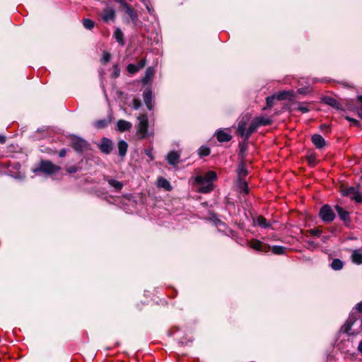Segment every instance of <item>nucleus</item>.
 <instances>
[{"mask_svg": "<svg viewBox=\"0 0 362 362\" xmlns=\"http://www.w3.org/2000/svg\"><path fill=\"white\" fill-rule=\"evenodd\" d=\"M61 168L59 165H54L49 160L41 159L38 165L33 168V173L35 175L43 173L47 175H53L60 170Z\"/></svg>", "mask_w": 362, "mask_h": 362, "instance_id": "f257e3e1", "label": "nucleus"}, {"mask_svg": "<svg viewBox=\"0 0 362 362\" xmlns=\"http://www.w3.org/2000/svg\"><path fill=\"white\" fill-rule=\"evenodd\" d=\"M78 170V168L76 165H71L66 168V172L69 174H73Z\"/></svg>", "mask_w": 362, "mask_h": 362, "instance_id": "3c124183", "label": "nucleus"}, {"mask_svg": "<svg viewBox=\"0 0 362 362\" xmlns=\"http://www.w3.org/2000/svg\"><path fill=\"white\" fill-rule=\"evenodd\" d=\"M127 70L130 74H134L137 71H139V69L136 65L133 64H129L127 65Z\"/></svg>", "mask_w": 362, "mask_h": 362, "instance_id": "37998d69", "label": "nucleus"}, {"mask_svg": "<svg viewBox=\"0 0 362 362\" xmlns=\"http://www.w3.org/2000/svg\"><path fill=\"white\" fill-rule=\"evenodd\" d=\"M239 181L244 180L245 177L248 175V170L245 168V161H240L237 170Z\"/></svg>", "mask_w": 362, "mask_h": 362, "instance_id": "a211bd4d", "label": "nucleus"}, {"mask_svg": "<svg viewBox=\"0 0 362 362\" xmlns=\"http://www.w3.org/2000/svg\"><path fill=\"white\" fill-rule=\"evenodd\" d=\"M256 223L263 228H269L272 226L271 223L267 222V220L263 216H258L256 219Z\"/></svg>", "mask_w": 362, "mask_h": 362, "instance_id": "bb28decb", "label": "nucleus"}, {"mask_svg": "<svg viewBox=\"0 0 362 362\" xmlns=\"http://www.w3.org/2000/svg\"><path fill=\"white\" fill-rule=\"evenodd\" d=\"M139 124L136 126L137 131L136 135L140 139H144L148 137V119L146 114L140 115L137 117Z\"/></svg>", "mask_w": 362, "mask_h": 362, "instance_id": "39448f33", "label": "nucleus"}, {"mask_svg": "<svg viewBox=\"0 0 362 362\" xmlns=\"http://www.w3.org/2000/svg\"><path fill=\"white\" fill-rule=\"evenodd\" d=\"M216 136L218 141L220 143L228 142L233 138L230 134L223 129H218L216 133Z\"/></svg>", "mask_w": 362, "mask_h": 362, "instance_id": "ddd939ff", "label": "nucleus"}, {"mask_svg": "<svg viewBox=\"0 0 362 362\" xmlns=\"http://www.w3.org/2000/svg\"><path fill=\"white\" fill-rule=\"evenodd\" d=\"M277 100L275 94L267 96L266 98V103L267 105L263 108V110H267L272 107L275 103V101Z\"/></svg>", "mask_w": 362, "mask_h": 362, "instance_id": "c9c22d12", "label": "nucleus"}, {"mask_svg": "<svg viewBox=\"0 0 362 362\" xmlns=\"http://www.w3.org/2000/svg\"><path fill=\"white\" fill-rule=\"evenodd\" d=\"M270 250L274 253V255H284L287 251V247L280 245H273L272 247L270 246Z\"/></svg>", "mask_w": 362, "mask_h": 362, "instance_id": "cd10ccee", "label": "nucleus"}, {"mask_svg": "<svg viewBox=\"0 0 362 362\" xmlns=\"http://www.w3.org/2000/svg\"><path fill=\"white\" fill-rule=\"evenodd\" d=\"M276 100L279 101L288 100L292 102L295 100L296 93L293 90H282L275 94Z\"/></svg>", "mask_w": 362, "mask_h": 362, "instance_id": "9b49d317", "label": "nucleus"}, {"mask_svg": "<svg viewBox=\"0 0 362 362\" xmlns=\"http://www.w3.org/2000/svg\"><path fill=\"white\" fill-rule=\"evenodd\" d=\"M320 129L321 131H325L326 133H328L330 132V128H329V125H327V124H322L320 126Z\"/></svg>", "mask_w": 362, "mask_h": 362, "instance_id": "603ef678", "label": "nucleus"}, {"mask_svg": "<svg viewBox=\"0 0 362 362\" xmlns=\"http://www.w3.org/2000/svg\"><path fill=\"white\" fill-rule=\"evenodd\" d=\"M217 175L215 171H208L203 176L198 175L195 177V182L198 185H204V183H212L213 181L216 180Z\"/></svg>", "mask_w": 362, "mask_h": 362, "instance_id": "0eeeda50", "label": "nucleus"}, {"mask_svg": "<svg viewBox=\"0 0 362 362\" xmlns=\"http://www.w3.org/2000/svg\"><path fill=\"white\" fill-rule=\"evenodd\" d=\"M356 100L362 104V95H358L356 98Z\"/></svg>", "mask_w": 362, "mask_h": 362, "instance_id": "774afa93", "label": "nucleus"}, {"mask_svg": "<svg viewBox=\"0 0 362 362\" xmlns=\"http://www.w3.org/2000/svg\"><path fill=\"white\" fill-rule=\"evenodd\" d=\"M310 90V88L309 86L307 87H302L298 89V93L299 94L305 95L308 93Z\"/></svg>", "mask_w": 362, "mask_h": 362, "instance_id": "8fccbe9b", "label": "nucleus"}, {"mask_svg": "<svg viewBox=\"0 0 362 362\" xmlns=\"http://www.w3.org/2000/svg\"><path fill=\"white\" fill-rule=\"evenodd\" d=\"M239 153L238 156L240 158V161H245V152L247 150V141H245L243 143H239Z\"/></svg>", "mask_w": 362, "mask_h": 362, "instance_id": "b1692460", "label": "nucleus"}, {"mask_svg": "<svg viewBox=\"0 0 362 362\" xmlns=\"http://www.w3.org/2000/svg\"><path fill=\"white\" fill-rule=\"evenodd\" d=\"M146 64V59H142L138 62L136 66H138L139 69L140 70L141 69L144 68Z\"/></svg>", "mask_w": 362, "mask_h": 362, "instance_id": "864d4df0", "label": "nucleus"}, {"mask_svg": "<svg viewBox=\"0 0 362 362\" xmlns=\"http://www.w3.org/2000/svg\"><path fill=\"white\" fill-rule=\"evenodd\" d=\"M259 127L257 121L255 119V118L252 120L248 129L246 130L245 135H244V140L247 141L250 136L255 133L257 130V129Z\"/></svg>", "mask_w": 362, "mask_h": 362, "instance_id": "f3484780", "label": "nucleus"}, {"mask_svg": "<svg viewBox=\"0 0 362 362\" xmlns=\"http://www.w3.org/2000/svg\"><path fill=\"white\" fill-rule=\"evenodd\" d=\"M343 262L338 258L334 259L331 263L332 269L335 271L341 270L343 268Z\"/></svg>", "mask_w": 362, "mask_h": 362, "instance_id": "72a5a7b5", "label": "nucleus"}, {"mask_svg": "<svg viewBox=\"0 0 362 362\" xmlns=\"http://www.w3.org/2000/svg\"><path fill=\"white\" fill-rule=\"evenodd\" d=\"M145 154L150 158V160H153L154 157L152 154V151L151 149H145Z\"/></svg>", "mask_w": 362, "mask_h": 362, "instance_id": "6e6d98bb", "label": "nucleus"}, {"mask_svg": "<svg viewBox=\"0 0 362 362\" xmlns=\"http://www.w3.org/2000/svg\"><path fill=\"white\" fill-rule=\"evenodd\" d=\"M214 189L212 183H207L206 186H202L199 191L202 193H209L211 192Z\"/></svg>", "mask_w": 362, "mask_h": 362, "instance_id": "79ce46f5", "label": "nucleus"}, {"mask_svg": "<svg viewBox=\"0 0 362 362\" xmlns=\"http://www.w3.org/2000/svg\"><path fill=\"white\" fill-rule=\"evenodd\" d=\"M154 73L155 71L153 67H148L145 71V75L142 79V83L145 85L148 84L151 81L153 76H154Z\"/></svg>", "mask_w": 362, "mask_h": 362, "instance_id": "5701e85b", "label": "nucleus"}, {"mask_svg": "<svg viewBox=\"0 0 362 362\" xmlns=\"http://www.w3.org/2000/svg\"><path fill=\"white\" fill-rule=\"evenodd\" d=\"M70 146L80 154L91 149L90 144L86 139L76 135L70 136Z\"/></svg>", "mask_w": 362, "mask_h": 362, "instance_id": "f03ea898", "label": "nucleus"}, {"mask_svg": "<svg viewBox=\"0 0 362 362\" xmlns=\"http://www.w3.org/2000/svg\"><path fill=\"white\" fill-rule=\"evenodd\" d=\"M240 187L243 189V191L245 193V194H249V187H248V184L247 182L244 180H240Z\"/></svg>", "mask_w": 362, "mask_h": 362, "instance_id": "c03bdc74", "label": "nucleus"}, {"mask_svg": "<svg viewBox=\"0 0 362 362\" xmlns=\"http://www.w3.org/2000/svg\"><path fill=\"white\" fill-rule=\"evenodd\" d=\"M358 349L362 354V340L359 342Z\"/></svg>", "mask_w": 362, "mask_h": 362, "instance_id": "338daca9", "label": "nucleus"}, {"mask_svg": "<svg viewBox=\"0 0 362 362\" xmlns=\"http://www.w3.org/2000/svg\"><path fill=\"white\" fill-rule=\"evenodd\" d=\"M311 141L317 148H322L326 145L325 139L318 134H313Z\"/></svg>", "mask_w": 362, "mask_h": 362, "instance_id": "dca6fc26", "label": "nucleus"}, {"mask_svg": "<svg viewBox=\"0 0 362 362\" xmlns=\"http://www.w3.org/2000/svg\"><path fill=\"white\" fill-rule=\"evenodd\" d=\"M251 115L248 113L244 115L240 119L243 122H245V123H248V122L250 120Z\"/></svg>", "mask_w": 362, "mask_h": 362, "instance_id": "5fc2aeb1", "label": "nucleus"}, {"mask_svg": "<svg viewBox=\"0 0 362 362\" xmlns=\"http://www.w3.org/2000/svg\"><path fill=\"white\" fill-rule=\"evenodd\" d=\"M83 25L88 30H92L95 26V22L90 18H84L83 20Z\"/></svg>", "mask_w": 362, "mask_h": 362, "instance_id": "4c0bfd02", "label": "nucleus"}, {"mask_svg": "<svg viewBox=\"0 0 362 362\" xmlns=\"http://www.w3.org/2000/svg\"><path fill=\"white\" fill-rule=\"evenodd\" d=\"M308 233L311 235L316 236V237L319 238L321 235L322 231V230L318 229V228H313V229L309 230Z\"/></svg>", "mask_w": 362, "mask_h": 362, "instance_id": "de8ad7c7", "label": "nucleus"}, {"mask_svg": "<svg viewBox=\"0 0 362 362\" xmlns=\"http://www.w3.org/2000/svg\"><path fill=\"white\" fill-rule=\"evenodd\" d=\"M305 158L308 161V165L310 167H314L317 164V158L316 155L313 153H308L305 156Z\"/></svg>", "mask_w": 362, "mask_h": 362, "instance_id": "f704fd0d", "label": "nucleus"}, {"mask_svg": "<svg viewBox=\"0 0 362 362\" xmlns=\"http://www.w3.org/2000/svg\"><path fill=\"white\" fill-rule=\"evenodd\" d=\"M247 124L245 123V122H243L240 119L239 120L238 124V129L236 130L238 135H239L242 137L244 136L245 133L247 130L246 129Z\"/></svg>", "mask_w": 362, "mask_h": 362, "instance_id": "c756f323", "label": "nucleus"}, {"mask_svg": "<svg viewBox=\"0 0 362 362\" xmlns=\"http://www.w3.org/2000/svg\"><path fill=\"white\" fill-rule=\"evenodd\" d=\"M21 167V165L18 163H15L13 164V168L16 170H18Z\"/></svg>", "mask_w": 362, "mask_h": 362, "instance_id": "69168bd1", "label": "nucleus"}, {"mask_svg": "<svg viewBox=\"0 0 362 362\" xmlns=\"http://www.w3.org/2000/svg\"><path fill=\"white\" fill-rule=\"evenodd\" d=\"M157 187L163 188L166 191H171L173 189L170 182L163 177H159L157 179Z\"/></svg>", "mask_w": 362, "mask_h": 362, "instance_id": "6ab92c4d", "label": "nucleus"}, {"mask_svg": "<svg viewBox=\"0 0 362 362\" xmlns=\"http://www.w3.org/2000/svg\"><path fill=\"white\" fill-rule=\"evenodd\" d=\"M356 309L358 313H362V301L356 305Z\"/></svg>", "mask_w": 362, "mask_h": 362, "instance_id": "e2e57ef3", "label": "nucleus"}, {"mask_svg": "<svg viewBox=\"0 0 362 362\" xmlns=\"http://www.w3.org/2000/svg\"><path fill=\"white\" fill-rule=\"evenodd\" d=\"M4 173L8 175H10L13 177H15L16 178L17 177V174L18 173V172H15V173H11V171L10 170H6Z\"/></svg>", "mask_w": 362, "mask_h": 362, "instance_id": "4d7b16f0", "label": "nucleus"}, {"mask_svg": "<svg viewBox=\"0 0 362 362\" xmlns=\"http://www.w3.org/2000/svg\"><path fill=\"white\" fill-rule=\"evenodd\" d=\"M98 147L103 153L109 155L112 151L113 142L107 137H103L98 144Z\"/></svg>", "mask_w": 362, "mask_h": 362, "instance_id": "1a4fd4ad", "label": "nucleus"}, {"mask_svg": "<svg viewBox=\"0 0 362 362\" xmlns=\"http://www.w3.org/2000/svg\"><path fill=\"white\" fill-rule=\"evenodd\" d=\"M345 119H346L347 121L350 122L351 123V124H352V125H354V126H355V127H359V128H360V127H361V122H360L358 120H357V119H354V118H352V117H349V116H346V117H345Z\"/></svg>", "mask_w": 362, "mask_h": 362, "instance_id": "49530a36", "label": "nucleus"}, {"mask_svg": "<svg viewBox=\"0 0 362 362\" xmlns=\"http://www.w3.org/2000/svg\"><path fill=\"white\" fill-rule=\"evenodd\" d=\"M144 101L148 108L151 110L153 109L152 104V90L151 88H146L143 93Z\"/></svg>", "mask_w": 362, "mask_h": 362, "instance_id": "4468645a", "label": "nucleus"}, {"mask_svg": "<svg viewBox=\"0 0 362 362\" xmlns=\"http://www.w3.org/2000/svg\"><path fill=\"white\" fill-rule=\"evenodd\" d=\"M180 159V155L176 151H170L168 153L166 160L168 163L171 165H175L178 163Z\"/></svg>", "mask_w": 362, "mask_h": 362, "instance_id": "aec40b11", "label": "nucleus"}, {"mask_svg": "<svg viewBox=\"0 0 362 362\" xmlns=\"http://www.w3.org/2000/svg\"><path fill=\"white\" fill-rule=\"evenodd\" d=\"M125 12L129 16L132 23L136 24L138 21L137 11L134 8H133L131 6V5H129V6H127V8H125Z\"/></svg>", "mask_w": 362, "mask_h": 362, "instance_id": "4be33fe9", "label": "nucleus"}, {"mask_svg": "<svg viewBox=\"0 0 362 362\" xmlns=\"http://www.w3.org/2000/svg\"><path fill=\"white\" fill-rule=\"evenodd\" d=\"M197 153L200 158L208 156L211 153V149L209 147L206 146H202L197 150Z\"/></svg>", "mask_w": 362, "mask_h": 362, "instance_id": "473e14b6", "label": "nucleus"}, {"mask_svg": "<svg viewBox=\"0 0 362 362\" xmlns=\"http://www.w3.org/2000/svg\"><path fill=\"white\" fill-rule=\"evenodd\" d=\"M128 146H129L128 144L124 140H120L118 142L117 148H118V151H119V156L121 158H124L126 156L127 149H128Z\"/></svg>", "mask_w": 362, "mask_h": 362, "instance_id": "412c9836", "label": "nucleus"}, {"mask_svg": "<svg viewBox=\"0 0 362 362\" xmlns=\"http://www.w3.org/2000/svg\"><path fill=\"white\" fill-rule=\"evenodd\" d=\"M334 209L337 211L339 219L343 222L344 226L350 228L351 225V218L350 213L342 206L336 204L334 205Z\"/></svg>", "mask_w": 362, "mask_h": 362, "instance_id": "423d86ee", "label": "nucleus"}, {"mask_svg": "<svg viewBox=\"0 0 362 362\" xmlns=\"http://www.w3.org/2000/svg\"><path fill=\"white\" fill-rule=\"evenodd\" d=\"M141 105V100L138 98H134L132 101V107L134 110H138Z\"/></svg>", "mask_w": 362, "mask_h": 362, "instance_id": "09e8293b", "label": "nucleus"}, {"mask_svg": "<svg viewBox=\"0 0 362 362\" xmlns=\"http://www.w3.org/2000/svg\"><path fill=\"white\" fill-rule=\"evenodd\" d=\"M103 13L102 15V19L105 22H109L110 21H114L116 17L115 11L112 8H105L103 9Z\"/></svg>", "mask_w": 362, "mask_h": 362, "instance_id": "f8f14e48", "label": "nucleus"}, {"mask_svg": "<svg viewBox=\"0 0 362 362\" xmlns=\"http://www.w3.org/2000/svg\"><path fill=\"white\" fill-rule=\"evenodd\" d=\"M321 100L323 103L337 110L344 111V109L342 107V105L333 97L325 95L321 98Z\"/></svg>", "mask_w": 362, "mask_h": 362, "instance_id": "9d476101", "label": "nucleus"}, {"mask_svg": "<svg viewBox=\"0 0 362 362\" xmlns=\"http://www.w3.org/2000/svg\"><path fill=\"white\" fill-rule=\"evenodd\" d=\"M107 182L111 187H114L116 189V191H117V192H120L124 186V185L122 182L115 180L114 179L107 180Z\"/></svg>", "mask_w": 362, "mask_h": 362, "instance_id": "7c9ffc66", "label": "nucleus"}, {"mask_svg": "<svg viewBox=\"0 0 362 362\" xmlns=\"http://www.w3.org/2000/svg\"><path fill=\"white\" fill-rule=\"evenodd\" d=\"M318 216L323 223H329L335 219L336 214L332 206L328 204H325L320 209Z\"/></svg>", "mask_w": 362, "mask_h": 362, "instance_id": "20e7f679", "label": "nucleus"}, {"mask_svg": "<svg viewBox=\"0 0 362 362\" xmlns=\"http://www.w3.org/2000/svg\"><path fill=\"white\" fill-rule=\"evenodd\" d=\"M110 59L111 54L107 51H104L100 61L103 64H106L110 61Z\"/></svg>", "mask_w": 362, "mask_h": 362, "instance_id": "a19ab883", "label": "nucleus"}, {"mask_svg": "<svg viewBox=\"0 0 362 362\" xmlns=\"http://www.w3.org/2000/svg\"><path fill=\"white\" fill-rule=\"evenodd\" d=\"M359 185L357 187H344L341 186L340 192L344 197H349L351 200H354L358 204H362V194L359 192Z\"/></svg>", "mask_w": 362, "mask_h": 362, "instance_id": "7ed1b4c3", "label": "nucleus"}, {"mask_svg": "<svg viewBox=\"0 0 362 362\" xmlns=\"http://www.w3.org/2000/svg\"><path fill=\"white\" fill-rule=\"evenodd\" d=\"M352 262L356 264H362V253L354 250L351 255Z\"/></svg>", "mask_w": 362, "mask_h": 362, "instance_id": "2f4dec72", "label": "nucleus"}, {"mask_svg": "<svg viewBox=\"0 0 362 362\" xmlns=\"http://www.w3.org/2000/svg\"><path fill=\"white\" fill-rule=\"evenodd\" d=\"M114 37L116 41L122 46L125 44L124 34L119 28H117L114 32Z\"/></svg>", "mask_w": 362, "mask_h": 362, "instance_id": "a878e982", "label": "nucleus"}, {"mask_svg": "<svg viewBox=\"0 0 362 362\" xmlns=\"http://www.w3.org/2000/svg\"><path fill=\"white\" fill-rule=\"evenodd\" d=\"M344 105L350 111H356L361 110L362 107H358L356 103V101L353 99H346L344 100Z\"/></svg>", "mask_w": 362, "mask_h": 362, "instance_id": "393cba45", "label": "nucleus"}, {"mask_svg": "<svg viewBox=\"0 0 362 362\" xmlns=\"http://www.w3.org/2000/svg\"><path fill=\"white\" fill-rule=\"evenodd\" d=\"M250 246L252 249L259 252L267 253L270 251V245L257 239H252Z\"/></svg>", "mask_w": 362, "mask_h": 362, "instance_id": "6e6552de", "label": "nucleus"}, {"mask_svg": "<svg viewBox=\"0 0 362 362\" xmlns=\"http://www.w3.org/2000/svg\"><path fill=\"white\" fill-rule=\"evenodd\" d=\"M255 119L257 121L259 127L268 126L272 124V119L264 117H256Z\"/></svg>", "mask_w": 362, "mask_h": 362, "instance_id": "c85d7f7f", "label": "nucleus"}, {"mask_svg": "<svg viewBox=\"0 0 362 362\" xmlns=\"http://www.w3.org/2000/svg\"><path fill=\"white\" fill-rule=\"evenodd\" d=\"M113 71L110 75V77L112 78H117L120 75V68L118 64H114L113 65Z\"/></svg>", "mask_w": 362, "mask_h": 362, "instance_id": "ea45409f", "label": "nucleus"}, {"mask_svg": "<svg viewBox=\"0 0 362 362\" xmlns=\"http://www.w3.org/2000/svg\"><path fill=\"white\" fill-rule=\"evenodd\" d=\"M66 152L67 151L66 148H62L59 152V156L61 158L65 157Z\"/></svg>", "mask_w": 362, "mask_h": 362, "instance_id": "680f3d73", "label": "nucleus"}, {"mask_svg": "<svg viewBox=\"0 0 362 362\" xmlns=\"http://www.w3.org/2000/svg\"><path fill=\"white\" fill-rule=\"evenodd\" d=\"M116 2L120 4L124 8H127V6H129V4H128L125 0H116Z\"/></svg>", "mask_w": 362, "mask_h": 362, "instance_id": "052dcab7", "label": "nucleus"}, {"mask_svg": "<svg viewBox=\"0 0 362 362\" xmlns=\"http://www.w3.org/2000/svg\"><path fill=\"white\" fill-rule=\"evenodd\" d=\"M354 322H347L346 324H344L342 327L341 330L348 334H350L349 331L351 329V327L353 325Z\"/></svg>", "mask_w": 362, "mask_h": 362, "instance_id": "a18cd8bd", "label": "nucleus"}, {"mask_svg": "<svg viewBox=\"0 0 362 362\" xmlns=\"http://www.w3.org/2000/svg\"><path fill=\"white\" fill-rule=\"evenodd\" d=\"M209 218L214 222L216 226L224 225V223L219 219L218 216L215 213H211Z\"/></svg>", "mask_w": 362, "mask_h": 362, "instance_id": "58836bf2", "label": "nucleus"}, {"mask_svg": "<svg viewBox=\"0 0 362 362\" xmlns=\"http://www.w3.org/2000/svg\"><path fill=\"white\" fill-rule=\"evenodd\" d=\"M132 127V123L124 119H119L117 122V130L119 132L129 131Z\"/></svg>", "mask_w": 362, "mask_h": 362, "instance_id": "2eb2a0df", "label": "nucleus"}, {"mask_svg": "<svg viewBox=\"0 0 362 362\" xmlns=\"http://www.w3.org/2000/svg\"><path fill=\"white\" fill-rule=\"evenodd\" d=\"M11 162L9 160L1 162V169L4 168H8L11 166Z\"/></svg>", "mask_w": 362, "mask_h": 362, "instance_id": "13d9d810", "label": "nucleus"}, {"mask_svg": "<svg viewBox=\"0 0 362 362\" xmlns=\"http://www.w3.org/2000/svg\"><path fill=\"white\" fill-rule=\"evenodd\" d=\"M179 330V328L178 327H172L169 331H168V335L169 336H173V334L178 331Z\"/></svg>", "mask_w": 362, "mask_h": 362, "instance_id": "bf43d9fd", "label": "nucleus"}, {"mask_svg": "<svg viewBox=\"0 0 362 362\" xmlns=\"http://www.w3.org/2000/svg\"><path fill=\"white\" fill-rule=\"evenodd\" d=\"M110 122V120H108L107 119H103L96 121L94 125L97 129H104L108 125Z\"/></svg>", "mask_w": 362, "mask_h": 362, "instance_id": "e433bc0d", "label": "nucleus"}, {"mask_svg": "<svg viewBox=\"0 0 362 362\" xmlns=\"http://www.w3.org/2000/svg\"><path fill=\"white\" fill-rule=\"evenodd\" d=\"M298 110L299 111H300L301 112H303V113H305V112H309V108H308V107H303V106H300V107H299L298 108Z\"/></svg>", "mask_w": 362, "mask_h": 362, "instance_id": "0e129e2a", "label": "nucleus"}]
</instances>
